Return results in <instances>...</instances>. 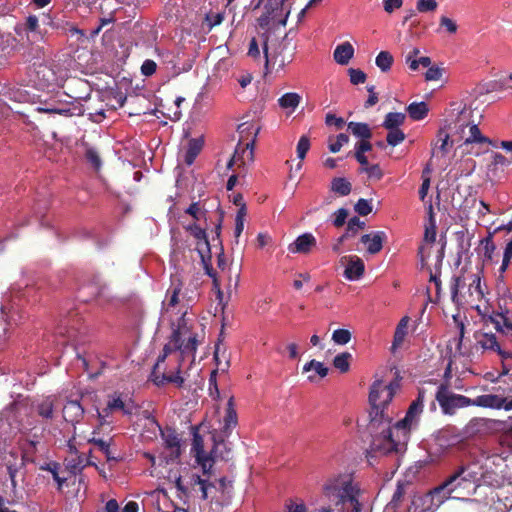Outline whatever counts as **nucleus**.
I'll return each instance as SVG.
<instances>
[{
  "mask_svg": "<svg viewBox=\"0 0 512 512\" xmlns=\"http://www.w3.org/2000/svg\"><path fill=\"white\" fill-rule=\"evenodd\" d=\"M397 384L385 385L382 381L373 382L369 393L371 411L369 413V430L372 433L371 450L368 454L399 453L404 450L401 437L406 438L407 433L417 426L424 408L425 391L419 389L417 398L410 404L403 419L392 427V412L389 404L392 401Z\"/></svg>",
  "mask_w": 512,
  "mask_h": 512,
  "instance_id": "obj_1",
  "label": "nucleus"
},
{
  "mask_svg": "<svg viewBox=\"0 0 512 512\" xmlns=\"http://www.w3.org/2000/svg\"><path fill=\"white\" fill-rule=\"evenodd\" d=\"M21 434L35 448L39 443L41 432L37 420L30 415L28 399L18 395L7 408L0 413V444H6L16 435Z\"/></svg>",
  "mask_w": 512,
  "mask_h": 512,
  "instance_id": "obj_2",
  "label": "nucleus"
},
{
  "mask_svg": "<svg viewBox=\"0 0 512 512\" xmlns=\"http://www.w3.org/2000/svg\"><path fill=\"white\" fill-rule=\"evenodd\" d=\"M322 493L339 512H361V503L358 500L360 489L353 481L352 474L329 477L322 486Z\"/></svg>",
  "mask_w": 512,
  "mask_h": 512,
  "instance_id": "obj_3",
  "label": "nucleus"
},
{
  "mask_svg": "<svg viewBox=\"0 0 512 512\" xmlns=\"http://www.w3.org/2000/svg\"><path fill=\"white\" fill-rule=\"evenodd\" d=\"M476 479L477 473L469 466L462 465L451 473L440 485L436 486V491L441 492L445 500L461 499L471 501V499L461 497L460 495L468 493Z\"/></svg>",
  "mask_w": 512,
  "mask_h": 512,
  "instance_id": "obj_4",
  "label": "nucleus"
},
{
  "mask_svg": "<svg viewBox=\"0 0 512 512\" xmlns=\"http://www.w3.org/2000/svg\"><path fill=\"white\" fill-rule=\"evenodd\" d=\"M85 333V328L82 325L81 318L78 313L71 311L61 314V318L56 326V337L62 338L59 344L77 343L79 337Z\"/></svg>",
  "mask_w": 512,
  "mask_h": 512,
  "instance_id": "obj_5",
  "label": "nucleus"
},
{
  "mask_svg": "<svg viewBox=\"0 0 512 512\" xmlns=\"http://www.w3.org/2000/svg\"><path fill=\"white\" fill-rule=\"evenodd\" d=\"M435 398L442 412L447 415H453L457 409L469 407L472 403L471 398L449 391L445 384L438 386Z\"/></svg>",
  "mask_w": 512,
  "mask_h": 512,
  "instance_id": "obj_6",
  "label": "nucleus"
},
{
  "mask_svg": "<svg viewBox=\"0 0 512 512\" xmlns=\"http://www.w3.org/2000/svg\"><path fill=\"white\" fill-rule=\"evenodd\" d=\"M471 111L463 102H452L446 112L444 128L447 130L461 129L464 131L470 124Z\"/></svg>",
  "mask_w": 512,
  "mask_h": 512,
  "instance_id": "obj_7",
  "label": "nucleus"
},
{
  "mask_svg": "<svg viewBox=\"0 0 512 512\" xmlns=\"http://www.w3.org/2000/svg\"><path fill=\"white\" fill-rule=\"evenodd\" d=\"M445 501L441 492L434 487L424 495L414 496L408 512H436Z\"/></svg>",
  "mask_w": 512,
  "mask_h": 512,
  "instance_id": "obj_8",
  "label": "nucleus"
},
{
  "mask_svg": "<svg viewBox=\"0 0 512 512\" xmlns=\"http://www.w3.org/2000/svg\"><path fill=\"white\" fill-rule=\"evenodd\" d=\"M186 229L198 240L196 250L200 255L206 274L213 277V269L209 264L211 260V248L205 229L201 228L197 224H191Z\"/></svg>",
  "mask_w": 512,
  "mask_h": 512,
  "instance_id": "obj_9",
  "label": "nucleus"
},
{
  "mask_svg": "<svg viewBox=\"0 0 512 512\" xmlns=\"http://www.w3.org/2000/svg\"><path fill=\"white\" fill-rule=\"evenodd\" d=\"M31 76H34V81L42 88H50L57 84L58 78L55 70L45 60L42 62H33L30 66Z\"/></svg>",
  "mask_w": 512,
  "mask_h": 512,
  "instance_id": "obj_10",
  "label": "nucleus"
},
{
  "mask_svg": "<svg viewBox=\"0 0 512 512\" xmlns=\"http://www.w3.org/2000/svg\"><path fill=\"white\" fill-rule=\"evenodd\" d=\"M474 338L477 346L481 347L484 351L496 352L503 359L512 357V354L502 350L495 334L477 331L474 334Z\"/></svg>",
  "mask_w": 512,
  "mask_h": 512,
  "instance_id": "obj_11",
  "label": "nucleus"
},
{
  "mask_svg": "<svg viewBox=\"0 0 512 512\" xmlns=\"http://www.w3.org/2000/svg\"><path fill=\"white\" fill-rule=\"evenodd\" d=\"M15 32L20 37L26 35L27 41L30 44H35L42 39V35L39 31L38 17L35 15H29L23 24L17 25Z\"/></svg>",
  "mask_w": 512,
  "mask_h": 512,
  "instance_id": "obj_12",
  "label": "nucleus"
},
{
  "mask_svg": "<svg viewBox=\"0 0 512 512\" xmlns=\"http://www.w3.org/2000/svg\"><path fill=\"white\" fill-rule=\"evenodd\" d=\"M345 265L344 277L349 281H356L362 277L365 271L363 260L355 255L343 256L340 260Z\"/></svg>",
  "mask_w": 512,
  "mask_h": 512,
  "instance_id": "obj_13",
  "label": "nucleus"
},
{
  "mask_svg": "<svg viewBox=\"0 0 512 512\" xmlns=\"http://www.w3.org/2000/svg\"><path fill=\"white\" fill-rule=\"evenodd\" d=\"M160 435L164 441L165 448L170 451L171 460H176L181 455V439L179 438L175 429L166 427L162 429L159 426Z\"/></svg>",
  "mask_w": 512,
  "mask_h": 512,
  "instance_id": "obj_14",
  "label": "nucleus"
},
{
  "mask_svg": "<svg viewBox=\"0 0 512 512\" xmlns=\"http://www.w3.org/2000/svg\"><path fill=\"white\" fill-rule=\"evenodd\" d=\"M316 245L315 236L310 232H305L290 243L287 249L292 254H309Z\"/></svg>",
  "mask_w": 512,
  "mask_h": 512,
  "instance_id": "obj_15",
  "label": "nucleus"
},
{
  "mask_svg": "<svg viewBox=\"0 0 512 512\" xmlns=\"http://www.w3.org/2000/svg\"><path fill=\"white\" fill-rule=\"evenodd\" d=\"M495 421L487 418H473L465 427V434L469 437L482 436L490 433Z\"/></svg>",
  "mask_w": 512,
  "mask_h": 512,
  "instance_id": "obj_16",
  "label": "nucleus"
},
{
  "mask_svg": "<svg viewBox=\"0 0 512 512\" xmlns=\"http://www.w3.org/2000/svg\"><path fill=\"white\" fill-rule=\"evenodd\" d=\"M469 127V135L464 139L463 143H461L458 148H462L464 153L473 154L472 151L468 150V146L472 144H489L493 145V142L486 136H484L478 125L474 123H470Z\"/></svg>",
  "mask_w": 512,
  "mask_h": 512,
  "instance_id": "obj_17",
  "label": "nucleus"
},
{
  "mask_svg": "<svg viewBox=\"0 0 512 512\" xmlns=\"http://www.w3.org/2000/svg\"><path fill=\"white\" fill-rule=\"evenodd\" d=\"M254 138L245 144V147H241L239 143L236 146L234 155L229 159L227 163V169H232L234 165H245V160L251 161L253 158Z\"/></svg>",
  "mask_w": 512,
  "mask_h": 512,
  "instance_id": "obj_18",
  "label": "nucleus"
},
{
  "mask_svg": "<svg viewBox=\"0 0 512 512\" xmlns=\"http://www.w3.org/2000/svg\"><path fill=\"white\" fill-rule=\"evenodd\" d=\"M62 412L64 420L75 426L82 420L85 410L79 400H67Z\"/></svg>",
  "mask_w": 512,
  "mask_h": 512,
  "instance_id": "obj_19",
  "label": "nucleus"
},
{
  "mask_svg": "<svg viewBox=\"0 0 512 512\" xmlns=\"http://www.w3.org/2000/svg\"><path fill=\"white\" fill-rule=\"evenodd\" d=\"M386 239L384 231H375L372 233L364 234L360 238V242L367 245V252L369 254H377L382 250L383 242Z\"/></svg>",
  "mask_w": 512,
  "mask_h": 512,
  "instance_id": "obj_20",
  "label": "nucleus"
},
{
  "mask_svg": "<svg viewBox=\"0 0 512 512\" xmlns=\"http://www.w3.org/2000/svg\"><path fill=\"white\" fill-rule=\"evenodd\" d=\"M171 342H173L174 348L179 350L183 355L192 354L197 348L196 338L194 336L189 337V339L184 342L181 338V332L179 329H173Z\"/></svg>",
  "mask_w": 512,
  "mask_h": 512,
  "instance_id": "obj_21",
  "label": "nucleus"
},
{
  "mask_svg": "<svg viewBox=\"0 0 512 512\" xmlns=\"http://www.w3.org/2000/svg\"><path fill=\"white\" fill-rule=\"evenodd\" d=\"M471 406L500 410L504 403V397L497 394H483L471 399Z\"/></svg>",
  "mask_w": 512,
  "mask_h": 512,
  "instance_id": "obj_22",
  "label": "nucleus"
},
{
  "mask_svg": "<svg viewBox=\"0 0 512 512\" xmlns=\"http://www.w3.org/2000/svg\"><path fill=\"white\" fill-rule=\"evenodd\" d=\"M56 400L57 398L55 395H49L38 400L35 403V409L37 414L43 419H52L54 416Z\"/></svg>",
  "mask_w": 512,
  "mask_h": 512,
  "instance_id": "obj_23",
  "label": "nucleus"
},
{
  "mask_svg": "<svg viewBox=\"0 0 512 512\" xmlns=\"http://www.w3.org/2000/svg\"><path fill=\"white\" fill-rule=\"evenodd\" d=\"M354 56V48L349 42L339 44L334 52V61L339 65H347Z\"/></svg>",
  "mask_w": 512,
  "mask_h": 512,
  "instance_id": "obj_24",
  "label": "nucleus"
},
{
  "mask_svg": "<svg viewBox=\"0 0 512 512\" xmlns=\"http://www.w3.org/2000/svg\"><path fill=\"white\" fill-rule=\"evenodd\" d=\"M311 371H314V374L308 375L307 380L313 383L316 382V375H318L320 378H324L328 375L329 369L322 362L312 359L302 368L303 373H308Z\"/></svg>",
  "mask_w": 512,
  "mask_h": 512,
  "instance_id": "obj_25",
  "label": "nucleus"
},
{
  "mask_svg": "<svg viewBox=\"0 0 512 512\" xmlns=\"http://www.w3.org/2000/svg\"><path fill=\"white\" fill-rule=\"evenodd\" d=\"M350 133L360 141L369 142L372 137V130L367 123L350 121L347 124Z\"/></svg>",
  "mask_w": 512,
  "mask_h": 512,
  "instance_id": "obj_26",
  "label": "nucleus"
},
{
  "mask_svg": "<svg viewBox=\"0 0 512 512\" xmlns=\"http://www.w3.org/2000/svg\"><path fill=\"white\" fill-rule=\"evenodd\" d=\"M447 129L440 128L438 131V142L434 145L432 149V156H435L436 149H438L443 155L447 154L449 151V147L453 146L455 143H457L458 139L452 138L450 140V134L446 131Z\"/></svg>",
  "mask_w": 512,
  "mask_h": 512,
  "instance_id": "obj_27",
  "label": "nucleus"
},
{
  "mask_svg": "<svg viewBox=\"0 0 512 512\" xmlns=\"http://www.w3.org/2000/svg\"><path fill=\"white\" fill-rule=\"evenodd\" d=\"M107 405L108 410H112V412L120 410L124 415H132L134 411V406L131 403H126L117 393L110 396Z\"/></svg>",
  "mask_w": 512,
  "mask_h": 512,
  "instance_id": "obj_28",
  "label": "nucleus"
},
{
  "mask_svg": "<svg viewBox=\"0 0 512 512\" xmlns=\"http://www.w3.org/2000/svg\"><path fill=\"white\" fill-rule=\"evenodd\" d=\"M234 399L231 397L227 403L226 415L224 417L223 433L230 436L232 429L237 425V413L233 407Z\"/></svg>",
  "mask_w": 512,
  "mask_h": 512,
  "instance_id": "obj_29",
  "label": "nucleus"
},
{
  "mask_svg": "<svg viewBox=\"0 0 512 512\" xmlns=\"http://www.w3.org/2000/svg\"><path fill=\"white\" fill-rule=\"evenodd\" d=\"M409 318L407 316L403 317L396 326L393 342L391 346L392 353H395L396 350L402 345L404 339L407 335Z\"/></svg>",
  "mask_w": 512,
  "mask_h": 512,
  "instance_id": "obj_30",
  "label": "nucleus"
},
{
  "mask_svg": "<svg viewBox=\"0 0 512 512\" xmlns=\"http://www.w3.org/2000/svg\"><path fill=\"white\" fill-rule=\"evenodd\" d=\"M203 139L202 138H192L189 140L187 145V150L184 156V161L187 165H192L203 148Z\"/></svg>",
  "mask_w": 512,
  "mask_h": 512,
  "instance_id": "obj_31",
  "label": "nucleus"
},
{
  "mask_svg": "<svg viewBox=\"0 0 512 512\" xmlns=\"http://www.w3.org/2000/svg\"><path fill=\"white\" fill-rule=\"evenodd\" d=\"M365 228V222L357 216L349 219L345 232L340 236V242H345L349 238L355 237L358 232Z\"/></svg>",
  "mask_w": 512,
  "mask_h": 512,
  "instance_id": "obj_32",
  "label": "nucleus"
},
{
  "mask_svg": "<svg viewBox=\"0 0 512 512\" xmlns=\"http://www.w3.org/2000/svg\"><path fill=\"white\" fill-rule=\"evenodd\" d=\"M330 189L335 194L344 197L351 193L352 185L344 177H335L331 181Z\"/></svg>",
  "mask_w": 512,
  "mask_h": 512,
  "instance_id": "obj_33",
  "label": "nucleus"
},
{
  "mask_svg": "<svg viewBox=\"0 0 512 512\" xmlns=\"http://www.w3.org/2000/svg\"><path fill=\"white\" fill-rule=\"evenodd\" d=\"M408 115L411 119L419 121L424 119L428 114V106L425 102H413L406 108Z\"/></svg>",
  "mask_w": 512,
  "mask_h": 512,
  "instance_id": "obj_34",
  "label": "nucleus"
},
{
  "mask_svg": "<svg viewBox=\"0 0 512 512\" xmlns=\"http://www.w3.org/2000/svg\"><path fill=\"white\" fill-rule=\"evenodd\" d=\"M301 96L295 92H288L283 94L278 99V104L282 109H291L295 110L300 104Z\"/></svg>",
  "mask_w": 512,
  "mask_h": 512,
  "instance_id": "obj_35",
  "label": "nucleus"
},
{
  "mask_svg": "<svg viewBox=\"0 0 512 512\" xmlns=\"http://www.w3.org/2000/svg\"><path fill=\"white\" fill-rule=\"evenodd\" d=\"M371 150L372 145L370 142L359 141L355 144L354 157L362 167L368 165V158L365 156V153Z\"/></svg>",
  "mask_w": 512,
  "mask_h": 512,
  "instance_id": "obj_36",
  "label": "nucleus"
},
{
  "mask_svg": "<svg viewBox=\"0 0 512 512\" xmlns=\"http://www.w3.org/2000/svg\"><path fill=\"white\" fill-rule=\"evenodd\" d=\"M406 115L401 112H389L382 123L385 129L399 128L405 121Z\"/></svg>",
  "mask_w": 512,
  "mask_h": 512,
  "instance_id": "obj_37",
  "label": "nucleus"
},
{
  "mask_svg": "<svg viewBox=\"0 0 512 512\" xmlns=\"http://www.w3.org/2000/svg\"><path fill=\"white\" fill-rule=\"evenodd\" d=\"M59 467V463L52 461L49 463H44L43 465L40 466V469L50 472L52 474L54 481L57 483L58 490H61L64 484L66 483L67 479L65 477L59 476Z\"/></svg>",
  "mask_w": 512,
  "mask_h": 512,
  "instance_id": "obj_38",
  "label": "nucleus"
},
{
  "mask_svg": "<svg viewBox=\"0 0 512 512\" xmlns=\"http://www.w3.org/2000/svg\"><path fill=\"white\" fill-rule=\"evenodd\" d=\"M23 59L31 65L33 62H42L44 61V52L39 45L31 44V47L24 52Z\"/></svg>",
  "mask_w": 512,
  "mask_h": 512,
  "instance_id": "obj_39",
  "label": "nucleus"
},
{
  "mask_svg": "<svg viewBox=\"0 0 512 512\" xmlns=\"http://www.w3.org/2000/svg\"><path fill=\"white\" fill-rule=\"evenodd\" d=\"M195 461L201 467L203 475L209 478L211 475L214 458L208 454L202 455V452L200 451L197 454Z\"/></svg>",
  "mask_w": 512,
  "mask_h": 512,
  "instance_id": "obj_40",
  "label": "nucleus"
},
{
  "mask_svg": "<svg viewBox=\"0 0 512 512\" xmlns=\"http://www.w3.org/2000/svg\"><path fill=\"white\" fill-rule=\"evenodd\" d=\"M393 56L388 51H381L376 56L375 64L382 72H388L393 64Z\"/></svg>",
  "mask_w": 512,
  "mask_h": 512,
  "instance_id": "obj_41",
  "label": "nucleus"
},
{
  "mask_svg": "<svg viewBox=\"0 0 512 512\" xmlns=\"http://www.w3.org/2000/svg\"><path fill=\"white\" fill-rule=\"evenodd\" d=\"M352 358L351 353L342 352L337 354L333 359V365L340 372L345 373L350 368V359Z\"/></svg>",
  "mask_w": 512,
  "mask_h": 512,
  "instance_id": "obj_42",
  "label": "nucleus"
},
{
  "mask_svg": "<svg viewBox=\"0 0 512 512\" xmlns=\"http://www.w3.org/2000/svg\"><path fill=\"white\" fill-rule=\"evenodd\" d=\"M387 130L388 134L386 137V141L388 145L395 147L405 140V134L400 128Z\"/></svg>",
  "mask_w": 512,
  "mask_h": 512,
  "instance_id": "obj_43",
  "label": "nucleus"
},
{
  "mask_svg": "<svg viewBox=\"0 0 512 512\" xmlns=\"http://www.w3.org/2000/svg\"><path fill=\"white\" fill-rule=\"evenodd\" d=\"M351 337V332L347 329H336L332 333V341L337 345H346Z\"/></svg>",
  "mask_w": 512,
  "mask_h": 512,
  "instance_id": "obj_44",
  "label": "nucleus"
},
{
  "mask_svg": "<svg viewBox=\"0 0 512 512\" xmlns=\"http://www.w3.org/2000/svg\"><path fill=\"white\" fill-rule=\"evenodd\" d=\"M469 291L471 295L476 293L478 300L484 297V287L482 286L481 278L478 274H473V280L469 285Z\"/></svg>",
  "mask_w": 512,
  "mask_h": 512,
  "instance_id": "obj_45",
  "label": "nucleus"
},
{
  "mask_svg": "<svg viewBox=\"0 0 512 512\" xmlns=\"http://www.w3.org/2000/svg\"><path fill=\"white\" fill-rule=\"evenodd\" d=\"M310 149V140L308 136L302 135L297 143L296 153L300 160H303Z\"/></svg>",
  "mask_w": 512,
  "mask_h": 512,
  "instance_id": "obj_46",
  "label": "nucleus"
},
{
  "mask_svg": "<svg viewBox=\"0 0 512 512\" xmlns=\"http://www.w3.org/2000/svg\"><path fill=\"white\" fill-rule=\"evenodd\" d=\"M354 210L360 215V216H367L369 213L372 212V204L371 200H367L364 198H360L356 204L354 205Z\"/></svg>",
  "mask_w": 512,
  "mask_h": 512,
  "instance_id": "obj_47",
  "label": "nucleus"
},
{
  "mask_svg": "<svg viewBox=\"0 0 512 512\" xmlns=\"http://www.w3.org/2000/svg\"><path fill=\"white\" fill-rule=\"evenodd\" d=\"M349 142V136L345 133H340L336 136L334 142L329 143V150L331 153H337L341 150L343 145Z\"/></svg>",
  "mask_w": 512,
  "mask_h": 512,
  "instance_id": "obj_48",
  "label": "nucleus"
},
{
  "mask_svg": "<svg viewBox=\"0 0 512 512\" xmlns=\"http://www.w3.org/2000/svg\"><path fill=\"white\" fill-rule=\"evenodd\" d=\"M438 4L436 0H417L416 9L420 13L436 10Z\"/></svg>",
  "mask_w": 512,
  "mask_h": 512,
  "instance_id": "obj_49",
  "label": "nucleus"
},
{
  "mask_svg": "<svg viewBox=\"0 0 512 512\" xmlns=\"http://www.w3.org/2000/svg\"><path fill=\"white\" fill-rule=\"evenodd\" d=\"M348 74L350 76L351 83L354 85L364 83L367 78L366 74L360 69L350 68L348 70Z\"/></svg>",
  "mask_w": 512,
  "mask_h": 512,
  "instance_id": "obj_50",
  "label": "nucleus"
},
{
  "mask_svg": "<svg viewBox=\"0 0 512 512\" xmlns=\"http://www.w3.org/2000/svg\"><path fill=\"white\" fill-rule=\"evenodd\" d=\"M482 249H483V256L486 260H491L492 255L495 251V245L490 237H487L481 241Z\"/></svg>",
  "mask_w": 512,
  "mask_h": 512,
  "instance_id": "obj_51",
  "label": "nucleus"
},
{
  "mask_svg": "<svg viewBox=\"0 0 512 512\" xmlns=\"http://www.w3.org/2000/svg\"><path fill=\"white\" fill-rule=\"evenodd\" d=\"M334 218L332 223L335 227H341L345 224L346 219L348 217V210L346 208H339L334 212Z\"/></svg>",
  "mask_w": 512,
  "mask_h": 512,
  "instance_id": "obj_52",
  "label": "nucleus"
},
{
  "mask_svg": "<svg viewBox=\"0 0 512 512\" xmlns=\"http://www.w3.org/2000/svg\"><path fill=\"white\" fill-rule=\"evenodd\" d=\"M155 382H156V384H162L164 382L175 383V384H177V386L180 387V386H182L184 379L180 375V371L178 370L175 374H171V375L163 374L161 381L155 380Z\"/></svg>",
  "mask_w": 512,
  "mask_h": 512,
  "instance_id": "obj_53",
  "label": "nucleus"
},
{
  "mask_svg": "<svg viewBox=\"0 0 512 512\" xmlns=\"http://www.w3.org/2000/svg\"><path fill=\"white\" fill-rule=\"evenodd\" d=\"M504 89V84L498 81H491L486 84H484L481 87V94H488L494 91H500Z\"/></svg>",
  "mask_w": 512,
  "mask_h": 512,
  "instance_id": "obj_54",
  "label": "nucleus"
},
{
  "mask_svg": "<svg viewBox=\"0 0 512 512\" xmlns=\"http://www.w3.org/2000/svg\"><path fill=\"white\" fill-rule=\"evenodd\" d=\"M198 486H199V490L201 492L202 500H206L208 498V495H209V492L211 491V489L216 488L215 482L209 481L208 478L206 480H204L202 483H200Z\"/></svg>",
  "mask_w": 512,
  "mask_h": 512,
  "instance_id": "obj_55",
  "label": "nucleus"
},
{
  "mask_svg": "<svg viewBox=\"0 0 512 512\" xmlns=\"http://www.w3.org/2000/svg\"><path fill=\"white\" fill-rule=\"evenodd\" d=\"M157 64L151 59H146L141 66V73L148 77L156 72Z\"/></svg>",
  "mask_w": 512,
  "mask_h": 512,
  "instance_id": "obj_56",
  "label": "nucleus"
},
{
  "mask_svg": "<svg viewBox=\"0 0 512 512\" xmlns=\"http://www.w3.org/2000/svg\"><path fill=\"white\" fill-rule=\"evenodd\" d=\"M325 124L328 126L335 125L337 129H341L345 125V120L332 113H327L325 116Z\"/></svg>",
  "mask_w": 512,
  "mask_h": 512,
  "instance_id": "obj_57",
  "label": "nucleus"
},
{
  "mask_svg": "<svg viewBox=\"0 0 512 512\" xmlns=\"http://www.w3.org/2000/svg\"><path fill=\"white\" fill-rule=\"evenodd\" d=\"M222 447L223 450L220 451L219 457L224 461H229L231 459V447L230 443L222 441L221 443L216 444L215 452Z\"/></svg>",
  "mask_w": 512,
  "mask_h": 512,
  "instance_id": "obj_58",
  "label": "nucleus"
},
{
  "mask_svg": "<svg viewBox=\"0 0 512 512\" xmlns=\"http://www.w3.org/2000/svg\"><path fill=\"white\" fill-rule=\"evenodd\" d=\"M424 238L429 243L436 240V225L432 216L430 217V226L425 228Z\"/></svg>",
  "mask_w": 512,
  "mask_h": 512,
  "instance_id": "obj_59",
  "label": "nucleus"
},
{
  "mask_svg": "<svg viewBox=\"0 0 512 512\" xmlns=\"http://www.w3.org/2000/svg\"><path fill=\"white\" fill-rule=\"evenodd\" d=\"M383 8L386 13L392 14L395 10L401 8L403 0H383Z\"/></svg>",
  "mask_w": 512,
  "mask_h": 512,
  "instance_id": "obj_60",
  "label": "nucleus"
},
{
  "mask_svg": "<svg viewBox=\"0 0 512 512\" xmlns=\"http://www.w3.org/2000/svg\"><path fill=\"white\" fill-rule=\"evenodd\" d=\"M86 158L96 169L100 168L101 159L95 149H93V148L87 149Z\"/></svg>",
  "mask_w": 512,
  "mask_h": 512,
  "instance_id": "obj_61",
  "label": "nucleus"
},
{
  "mask_svg": "<svg viewBox=\"0 0 512 512\" xmlns=\"http://www.w3.org/2000/svg\"><path fill=\"white\" fill-rule=\"evenodd\" d=\"M441 76H442V69L437 66H431L428 68V70L425 74V79L427 81H437L441 78Z\"/></svg>",
  "mask_w": 512,
  "mask_h": 512,
  "instance_id": "obj_62",
  "label": "nucleus"
},
{
  "mask_svg": "<svg viewBox=\"0 0 512 512\" xmlns=\"http://www.w3.org/2000/svg\"><path fill=\"white\" fill-rule=\"evenodd\" d=\"M362 171L366 172L369 177L376 179H380L383 175L378 164L363 166Z\"/></svg>",
  "mask_w": 512,
  "mask_h": 512,
  "instance_id": "obj_63",
  "label": "nucleus"
},
{
  "mask_svg": "<svg viewBox=\"0 0 512 512\" xmlns=\"http://www.w3.org/2000/svg\"><path fill=\"white\" fill-rule=\"evenodd\" d=\"M440 25L444 27L449 33H455L458 28L457 24L446 16H442L440 18Z\"/></svg>",
  "mask_w": 512,
  "mask_h": 512,
  "instance_id": "obj_64",
  "label": "nucleus"
}]
</instances>
